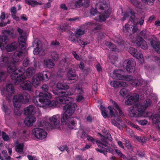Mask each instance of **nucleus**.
<instances>
[{"label":"nucleus","instance_id":"obj_2","mask_svg":"<svg viewBox=\"0 0 160 160\" xmlns=\"http://www.w3.org/2000/svg\"><path fill=\"white\" fill-rule=\"evenodd\" d=\"M27 55V52L25 50L23 51H17L13 56V62H11V59L2 55L0 57V66L1 67H7V71L8 73H13L11 75L12 82L16 84H19L23 81L25 77L23 75V68L16 69L14 62H18L22 61L24 57Z\"/></svg>","mask_w":160,"mask_h":160},{"label":"nucleus","instance_id":"obj_26","mask_svg":"<svg viewBox=\"0 0 160 160\" xmlns=\"http://www.w3.org/2000/svg\"><path fill=\"white\" fill-rule=\"evenodd\" d=\"M151 45L155 50L158 53H160V46L158 42L152 41L151 42Z\"/></svg>","mask_w":160,"mask_h":160},{"label":"nucleus","instance_id":"obj_29","mask_svg":"<svg viewBox=\"0 0 160 160\" xmlns=\"http://www.w3.org/2000/svg\"><path fill=\"white\" fill-rule=\"evenodd\" d=\"M35 70L32 67H30L28 68L26 71V74L27 76L28 77H31L32 74L35 72Z\"/></svg>","mask_w":160,"mask_h":160},{"label":"nucleus","instance_id":"obj_7","mask_svg":"<svg viewBox=\"0 0 160 160\" xmlns=\"http://www.w3.org/2000/svg\"><path fill=\"white\" fill-rule=\"evenodd\" d=\"M30 95L26 92H24L18 95H15L13 98V103L15 109V114L18 115L21 113L19 110L20 103H25L29 101Z\"/></svg>","mask_w":160,"mask_h":160},{"label":"nucleus","instance_id":"obj_32","mask_svg":"<svg viewBox=\"0 0 160 160\" xmlns=\"http://www.w3.org/2000/svg\"><path fill=\"white\" fill-rule=\"evenodd\" d=\"M27 2L28 4L33 6L38 5H41L42 4V3L41 2H38L35 0H29Z\"/></svg>","mask_w":160,"mask_h":160},{"label":"nucleus","instance_id":"obj_11","mask_svg":"<svg viewBox=\"0 0 160 160\" xmlns=\"http://www.w3.org/2000/svg\"><path fill=\"white\" fill-rule=\"evenodd\" d=\"M40 122V126L42 128L37 127L34 128L32 131V134L39 140L45 139L47 136V132L44 129V128L41 126Z\"/></svg>","mask_w":160,"mask_h":160},{"label":"nucleus","instance_id":"obj_57","mask_svg":"<svg viewBox=\"0 0 160 160\" xmlns=\"http://www.w3.org/2000/svg\"><path fill=\"white\" fill-rule=\"evenodd\" d=\"M73 55L74 56V57L77 60H79L80 57L79 56L76 54V52H75L73 51L72 52Z\"/></svg>","mask_w":160,"mask_h":160},{"label":"nucleus","instance_id":"obj_59","mask_svg":"<svg viewBox=\"0 0 160 160\" xmlns=\"http://www.w3.org/2000/svg\"><path fill=\"white\" fill-rule=\"evenodd\" d=\"M96 68L98 72H100L102 71V68L100 64H98L97 65H96Z\"/></svg>","mask_w":160,"mask_h":160},{"label":"nucleus","instance_id":"obj_50","mask_svg":"<svg viewBox=\"0 0 160 160\" xmlns=\"http://www.w3.org/2000/svg\"><path fill=\"white\" fill-rule=\"evenodd\" d=\"M127 86V84L125 82L119 81V87H126Z\"/></svg>","mask_w":160,"mask_h":160},{"label":"nucleus","instance_id":"obj_5","mask_svg":"<svg viewBox=\"0 0 160 160\" xmlns=\"http://www.w3.org/2000/svg\"><path fill=\"white\" fill-rule=\"evenodd\" d=\"M52 97L51 94L49 92L44 94L42 92L39 93L38 97H34L33 101L38 107L46 108L48 107L54 106L57 103L54 101H51L49 99Z\"/></svg>","mask_w":160,"mask_h":160},{"label":"nucleus","instance_id":"obj_49","mask_svg":"<svg viewBox=\"0 0 160 160\" xmlns=\"http://www.w3.org/2000/svg\"><path fill=\"white\" fill-rule=\"evenodd\" d=\"M29 62V60L28 58L25 59L23 62V65L25 67H27L28 64Z\"/></svg>","mask_w":160,"mask_h":160},{"label":"nucleus","instance_id":"obj_58","mask_svg":"<svg viewBox=\"0 0 160 160\" xmlns=\"http://www.w3.org/2000/svg\"><path fill=\"white\" fill-rule=\"evenodd\" d=\"M92 89H93V91L92 92V94H96L97 90V86H96L95 85L93 86L92 87Z\"/></svg>","mask_w":160,"mask_h":160},{"label":"nucleus","instance_id":"obj_21","mask_svg":"<svg viewBox=\"0 0 160 160\" xmlns=\"http://www.w3.org/2000/svg\"><path fill=\"white\" fill-rule=\"evenodd\" d=\"M132 42L133 43H136V44L138 46L140 47L143 49H146L147 48L146 42L142 38H138L136 42L132 41Z\"/></svg>","mask_w":160,"mask_h":160},{"label":"nucleus","instance_id":"obj_47","mask_svg":"<svg viewBox=\"0 0 160 160\" xmlns=\"http://www.w3.org/2000/svg\"><path fill=\"white\" fill-rule=\"evenodd\" d=\"M126 146L129 149H132V146L129 141H127L126 142Z\"/></svg>","mask_w":160,"mask_h":160},{"label":"nucleus","instance_id":"obj_37","mask_svg":"<svg viewBox=\"0 0 160 160\" xmlns=\"http://www.w3.org/2000/svg\"><path fill=\"white\" fill-rule=\"evenodd\" d=\"M113 105L114 106L117 108V110L119 112V113L120 115L121 116H122L123 114V113L122 112V111L120 109V108L119 107V106L118 105V104L116 103L114 101H111Z\"/></svg>","mask_w":160,"mask_h":160},{"label":"nucleus","instance_id":"obj_34","mask_svg":"<svg viewBox=\"0 0 160 160\" xmlns=\"http://www.w3.org/2000/svg\"><path fill=\"white\" fill-rule=\"evenodd\" d=\"M100 108L103 117L105 118H107L108 117L107 112L106 111L105 107L102 106H101Z\"/></svg>","mask_w":160,"mask_h":160},{"label":"nucleus","instance_id":"obj_63","mask_svg":"<svg viewBox=\"0 0 160 160\" xmlns=\"http://www.w3.org/2000/svg\"><path fill=\"white\" fill-rule=\"evenodd\" d=\"M79 68L81 69H82L84 68V65L83 63L82 62H81L79 66Z\"/></svg>","mask_w":160,"mask_h":160},{"label":"nucleus","instance_id":"obj_39","mask_svg":"<svg viewBox=\"0 0 160 160\" xmlns=\"http://www.w3.org/2000/svg\"><path fill=\"white\" fill-rule=\"evenodd\" d=\"M50 56L51 58L54 60H56L58 57V55L56 52H51Z\"/></svg>","mask_w":160,"mask_h":160},{"label":"nucleus","instance_id":"obj_62","mask_svg":"<svg viewBox=\"0 0 160 160\" xmlns=\"http://www.w3.org/2000/svg\"><path fill=\"white\" fill-rule=\"evenodd\" d=\"M130 28V25L127 24H126L125 25V26L124 27V29H125L127 31H128L129 28Z\"/></svg>","mask_w":160,"mask_h":160},{"label":"nucleus","instance_id":"obj_56","mask_svg":"<svg viewBox=\"0 0 160 160\" xmlns=\"http://www.w3.org/2000/svg\"><path fill=\"white\" fill-rule=\"evenodd\" d=\"M27 158L29 160H37L35 159V156H32L29 155L27 156Z\"/></svg>","mask_w":160,"mask_h":160},{"label":"nucleus","instance_id":"obj_9","mask_svg":"<svg viewBox=\"0 0 160 160\" xmlns=\"http://www.w3.org/2000/svg\"><path fill=\"white\" fill-rule=\"evenodd\" d=\"M51 75V73L48 71H43L42 73L39 72L34 75L32 79V85L35 87H37L42 80L48 81Z\"/></svg>","mask_w":160,"mask_h":160},{"label":"nucleus","instance_id":"obj_30","mask_svg":"<svg viewBox=\"0 0 160 160\" xmlns=\"http://www.w3.org/2000/svg\"><path fill=\"white\" fill-rule=\"evenodd\" d=\"M108 108L109 110L110 115L111 117H115L118 116V113L111 106H108Z\"/></svg>","mask_w":160,"mask_h":160},{"label":"nucleus","instance_id":"obj_60","mask_svg":"<svg viewBox=\"0 0 160 160\" xmlns=\"http://www.w3.org/2000/svg\"><path fill=\"white\" fill-rule=\"evenodd\" d=\"M5 18V14L4 12H2L0 16V19L2 21L4 20Z\"/></svg>","mask_w":160,"mask_h":160},{"label":"nucleus","instance_id":"obj_14","mask_svg":"<svg viewBox=\"0 0 160 160\" xmlns=\"http://www.w3.org/2000/svg\"><path fill=\"white\" fill-rule=\"evenodd\" d=\"M33 46L36 48L34 50V54H39L40 55H43L45 53V51L42 48L41 42L39 40L37 39L33 42Z\"/></svg>","mask_w":160,"mask_h":160},{"label":"nucleus","instance_id":"obj_18","mask_svg":"<svg viewBox=\"0 0 160 160\" xmlns=\"http://www.w3.org/2000/svg\"><path fill=\"white\" fill-rule=\"evenodd\" d=\"M67 77L68 79L73 80L74 82L77 80L78 78V77L76 75L75 71L71 68H69L68 71Z\"/></svg>","mask_w":160,"mask_h":160},{"label":"nucleus","instance_id":"obj_55","mask_svg":"<svg viewBox=\"0 0 160 160\" xmlns=\"http://www.w3.org/2000/svg\"><path fill=\"white\" fill-rule=\"evenodd\" d=\"M11 11L12 13V15H14L16 12V9L14 7H12L11 9Z\"/></svg>","mask_w":160,"mask_h":160},{"label":"nucleus","instance_id":"obj_36","mask_svg":"<svg viewBox=\"0 0 160 160\" xmlns=\"http://www.w3.org/2000/svg\"><path fill=\"white\" fill-rule=\"evenodd\" d=\"M75 90H77L80 93H82L83 92V91L82 90V84L81 83L77 84L76 85Z\"/></svg>","mask_w":160,"mask_h":160},{"label":"nucleus","instance_id":"obj_44","mask_svg":"<svg viewBox=\"0 0 160 160\" xmlns=\"http://www.w3.org/2000/svg\"><path fill=\"white\" fill-rule=\"evenodd\" d=\"M138 123L140 125H146L148 122V121L146 120H139L138 121Z\"/></svg>","mask_w":160,"mask_h":160},{"label":"nucleus","instance_id":"obj_20","mask_svg":"<svg viewBox=\"0 0 160 160\" xmlns=\"http://www.w3.org/2000/svg\"><path fill=\"white\" fill-rule=\"evenodd\" d=\"M36 112V109L34 106L30 105L26 108L24 109V112L26 115H34Z\"/></svg>","mask_w":160,"mask_h":160},{"label":"nucleus","instance_id":"obj_45","mask_svg":"<svg viewBox=\"0 0 160 160\" xmlns=\"http://www.w3.org/2000/svg\"><path fill=\"white\" fill-rule=\"evenodd\" d=\"M115 151L119 156L122 157L123 158H124L125 156L122 154L119 150L115 149Z\"/></svg>","mask_w":160,"mask_h":160},{"label":"nucleus","instance_id":"obj_10","mask_svg":"<svg viewBox=\"0 0 160 160\" xmlns=\"http://www.w3.org/2000/svg\"><path fill=\"white\" fill-rule=\"evenodd\" d=\"M8 41L9 40L6 36H0V48L2 50L5 49L8 52H11L18 47V43L15 42L7 45Z\"/></svg>","mask_w":160,"mask_h":160},{"label":"nucleus","instance_id":"obj_16","mask_svg":"<svg viewBox=\"0 0 160 160\" xmlns=\"http://www.w3.org/2000/svg\"><path fill=\"white\" fill-rule=\"evenodd\" d=\"M139 96L137 94H133V95L128 98L127 100L125 101L126 104L130 105L134 103H136L139 99Z\"/></svg>","mask_w":160,"mask_h":160},{"label":"nucleus","instance_id":"obj_48","mask_svg":"<svg viewBox=\"0 0 160 160\" xmlns=\"http://www.w3.org/2000/svg\"><path fill=\"white\" fill-rule=\"evenodd\" d=\"M130 1L134 5L137 7L139 5V2L137 0H130Z\"/></svg>","mask_w":160,"mask_h":160},{"label":"nucleus","instance_id":"obj_19","mask_svg":"<svg viewBox=\"0 0 160 160\" xmlns=\"http://www.w3.org/2000/svg\"><path fill=\"white\" fill-rule=\"evenodd\" d=\"M36 121V118L33 116L27 117L24 120V123L28 126H32L33 123Z\"/></svg>","mask_w":160,"mask_h":160},{"label":"nucleus","instance_id":"obj_12","mask_svg":"<svg viewBox=\"0 0 160 160\" xmlns=\"http://www.w3.org/2000/svg\"><path fill=\"white\" fill-rule=\"evenodd\" d=\"M18 31L20 34L18 40L19 42V47L23 50L26 48L25 42L27 40V34L22 30L19 28H18Z\"/></svg>","mask_w":160,"mask_h":160},{"label":"nucleus","instance_id":"obj_61","mask_svg":"<svg viewBox=\"0 0 160 160\" xmlns=\"http://www.w3.org/2000/svg\"><path fill=\"white\" fill-rule=\"evenodd\" d=\"M144 21V18H142L140 20L139 22H138L137 23V24L139 23V24L141 25L143 24V23Z\"/></svg>","mask_w":160,"mask_h":160},{"label":"nucleus","instance_id":"obj_33","mask_svg":"<svg viewBox=\"0 0 160 160\" xmlns=\"http://www.w3.org/2000/svg\"><path fill=\"white\" fill-rule=\"evenodd\" d=\"M8 76V74L5 72H0V81L4 80Z\"/></svg>","mask_w":160,"mask_h":160},{"label":"nucleus","instance_id":"obj_25","mask_svg":"<svg viewBox=\"0 0 160 160\" xmlns=\"http://www.w3.org/2000/svg\"><path fill=\"white\" fill-rule=\"evenodd\" d=\"M89 2V0H77L75 2V5L77 7H80L82 5L87 6Z\"/></svg>","mask_w":160,"mask_h":160},{"label":"nucleus","instance_id":"obj_17","mask_svg":"<svg viewBox=\"0 0 160 160\" xmlns=\"http://www.w3.org/2000/svg\"><path fill=\"white\" fill-rule=\"evenodd\" d=\"M135 62L133 59L128 60L127 61V65H126L127 70L130 72H133L134 71Z\"/></svg>","mask_w":160,"mask_h":160},{"label":"nucleus","instance_id":"obj_43","mask_svg":"<svg viewBox=\"0 0 160 160\" xmlns=\"http://www.w3.org/2000/svg\"><path fill=\"white\" fill-rule=\"evenodd\" d=\"M2 138L4 141H7L9 139V137L8 135H7L6 133L2 132Z\"/></svg>","mask_w":160,"mask_h":160},{"label":"nucleus","instance_id":"obj_27","mask_svg":"<svg viewBox=\"0 0 160 160\" xmlns=\"http://www.w3.org/2000/svg\"><path fill=\"white\" fill-rule=\"evenodd\" d=\"M160 117V114L158 113L155 114L153 116L152 119L153 123L157 124V125L160 130V121L158 122Z\"/></svg>","mask_w":160,"mask_h":160},{"label":"nucleus","instance_id":"obj_23","mask_svg":"<svg viewBox=\"0 0 160 160\" xmlns=\"http://www.w3.org/2000/svg\"><path fill=\"white\" fill-rule=\"evenodd\" d=\"M20 86L23 89L29 91L32 90V86L30 81H24L20 84Z\"/></svg>","mask_w":160,"mask_h":160},{"label":"nucleus","instance_id":"obj_46","mask_svg":"<svg viewBox=\"0 0 160 160\" xmlns=\"http://www.w3.org/2000/svg\"><path fill=\"white\" fill-rule=\"evenodd\" d=\"M78 42L79 43V44L80 45H83L84 46L85 45L88 44L89 43L88 42H84L82 40H79V41H78Z\"/></svg>","mask_w":160,"mask_h":160},{"label":"nucleus","instance_id":"obj_31","mask_svg":"<svg viewBox=\"0 0 160 160\" xmlns=\"http://www.w3.org/2000/svg\"><path fill=\"white\" fill-rule=\"evenodd\" d=\"M105 44L112 51L116 52L119 51V50L116 48V46L112 44L110 42H106Z\"/></svg>","mask_w":160,"mask_h":160},{"label":"nucleus","instance_id":"obj_6","mask_svg":"<svg viewBox=\"0 0 160 160\" xmlns=\"http://www.w3.org/2000/svg\"><path fill=\"white\" fill-rule=\"evenodd\" d=\"M123 72L119 70H115L111 76L113 78L121 80L127 81L130 82V83L133 87H136L143 82L142 79H137L131 76H124L123 75Z\"/></svg>","mask_w":160,"mask_h":160},{"label":"nucleus","instance_id":"obj_4","mask_svg":"<svg viewBox=\"0 0 160 160\" xmlns=\"http://www.w3.org/2000/svg\"><path fill=\"white\" fill-rule=\"evenodd\" d=\"M109 4L108 0H102L98 2L96 6L97 9L102 10L100 13H98V17H96V21L100 22L104 21L108 18L110 14L111 10L109 8ZM90 13L93 16L98 14L97 10L92 8L90 10Z\"/></svg>","mask_w":160,"mask_h":160},{"label":"nucleus","instance_id":"obj_41","mask_svg":"<svg viewBox=\"0 0 160 160\" xmlns=\"http://www.w3.org/2000/svg\"><path fill=\"white\" fill-rule=\"evenodd\" d=\"M127 92V91L125 88H122L120 91V93L122 96L126 95Z\"/></svg>","mask_w":160,"mask_h":160},{"label":"nucleus","instance_id":"obj_38","mask_svg":"<svg viewBox=\"0 0 160 160\" xmlns=\"http://www.w3.org/2000/svg\"><path fill=\"white\" fill-rule=\"evenodd\" d=\"M110 85L112 87L114 88H117L119 87V81H111L110 83Z\"/></svg>","mask_w":160,"mask_h":160},{"label":"nucleus","instance_id":"obj_15","mask_svg":"<svg viewBox=\"0 0 160 160\" xmlns=\"http://www.w3.org/2000/svg\"><path fill=\"white\" fill-rule=\"evenodd\" d=\"M129 52L134 57H136L139 60L141 63H142L144 62L142 54L140 52H138L137 49L132 47L130 48L129 49Z\"/></svg>","mask_w":160,"mask_h":160},{"label":"nucleus","instance_id":"obj_22","mask_svg":"<svg viewBox=\"0 0 160 160\" xmlns=\"http://www.w3.org/2000/svg\"><path fill=\"white\" fill-rule=\"evenodd\" d=\"M96 142L98 143V147L100 148H96V150L100 152L103 153L104 155H106L107 151V149L104 147L103 146H104L106 147H107V146L106 145L102 144L100 142V141L99 140L97 141Z\"/></svg>","mask_w":160,"mask_h":160},{"label":"nucleus","instance_id":"obj_51","mask_svg":"<svg viewBox=\"0 0 160 160\" xmlns=\"http://www.w3.org/2000/svg\"><path fill=\"white\" fill-rule=\"evenodd\" d=\"M59 149L60 151H63L65 150H66L68 152V148L66 146H63L60 147H59Z\"/></svg>","mask_w":160,"mask_h":160},{"label":"nucleus","instance_id":"obj_3","mask_svg":"<svg viewBox=\"0 0 160 160\" xmlns=\"http://www.w3.org/2000/svg\"><path fill=\"white\" fill-rule=\"evenodd\" d=\"M151 102L150 99H147L144 102L142 105L139 103L131 107L129 111V116L131 117H144L151 118L152 115V113L146 112L145 110L150 105Z\"/></svg>","mask_w":160,"mask_h":160},{"label":"nucleus","instance_id":"obj_52","mask_svg":"<svg viewBox=\"0 0 160 160\" xmlns=\"http://www.w3.org/2000/svg\"><path fill=\"white\" fill-rule=\"evenodd\" d=\"M136 138L139 142H145V139H143L141 137L136 136Z\"/></svg>","mask_w":160,"mask_h":160},{"label":"nucleus","instance_id":"obj_8","mask_svg":"<svg viewBox=\"0 0 160 160\" xmlns=\"http://www.w3.org/2000/svg\"><path fill=\"white\" fill-rule=\"evenodd\" d=\"M60 116L59 114L55 115L49 118V120L50 123L49 124L44 120H42L41 122L40 125L44 128H58L60 126Z\"/></svg>","mask_w":160,"mask_h":160},{"label":"nucleus","instance_id":"obj_13","mask_svg":"<svg viewBox=\"0 0 160 160\" xmlns=\"http://www.w3.org/2000/svg\"><path fill=\"white\" fill-rule=\"evenodd\" d=\"M1 94L8 98V95L10 96L14 93L15 88L12 84H7L5 88L1 89Z\"/></svg>","mask_w":160,"mask_h":160},{"label":"nucleus","instance_id":"obj_42","mask_svg":"<svg viewBox=\"0 0 160 160\" xmlns=\"http://www.w3.org/2000/svg\"><path fill=\"white\" fill-rule=\"evenodd\" d=\"M90 23L92 25H95L96 27H95V29L96 30H100L102 28L101 26L98 23H93L90 22Z\"/></svg>","mask_w":160,"mask_h":160},{"label":"nucleus","instance_id":"obj_54","mask_svg":"<svg viewBox=\"0 0 160 160\" xmlns=\"http://www.w3.org/2000/svg\"><path fill=\"white\" fill-rule=\"evenodd\" d=\"M42 89L45 92H47L48 90V88L47 85H44L42 87Z\"/></svg>","mask_w":160,"mask_h":160},{"label":"nucleus","instance_id":"obj_53","mask_svg":"<svg viewBox=\"0 0 160 160\" xmlns=\"http://www.w3.org/2000/svg\"><path fill=\"white\" fill-rule=\"evenodd\" d=\"M2 109L3 111L5 112L6 114H7V112L9 111V110L7 108V106L3 105L2 107Z\"/></svg>","mask_w":160,"mask_h":160},{"label":"nucleus","instance_id":"obj_28","mask_svg":"<svg viewBox=\"0 0 160 160\" xmlns=\"http://www.w3.org/2000/svg\"><path fill=\"white\" fill-rule=\"evenodd\" d=\"M15 143L16 144L15 148L16 151L19 152H22L24 147L23 143H19L18 141H16Z\"/></svg>","mask_w":160,"mask_h":160},{"label":"nucleus","instance_id":"obj_1","mask_svg":"<svg viewBox=\"0 0 160 160\" xmlns=\"http://www.w3.org/2000/svg\"><path fill=\"white\" fill-rule=\"evenodd\" d=\"M57 89L53 90V92L54 94L60 96L56 99L57 102L62 104L68 103L63 107V113L61 119L62 123L68 128L72 129L76 122L74 121L72 115L77 106L76 103L70 102L73 101V99L69 96L73 95L74 92L68 91L66 92H61V90L68 89L69 86L60 82L57 83Z\"/></svg>","mask_w":160,"mask_h":160},{"label":"nucleus","instance_id":"obj_35","mask_svg":"<svg viewBox=\"0 0 160 160\" xmlns=\"http://www.w3.org/2000/svg\"><path fill=\"white\" fill-rule=\"evenodd\" d=\"M85 32L84 31L82 28H78L76 31L75 34L76 36L83 35Z\"/></svg>","mask_w":160,"mask_h":160},{"label":"nucleus","instance_id":"obj_64","mask_svg":"<svg viewBox=\"0 0 160 160\" xmlns=\"http://www.w3.org/2000/svg\"><path fill=\"white\" fill-rule=\"evenodd\" d=\"M87 139L88 140L90 141H91L92 142H93V141H94V139H93V138L92 137L90 136H88Z\"/></svg>","mask_w":160,"mask_h":160},{"label":"nucleus","instance_id":"obj_40","mask_svg":"<svg viewBox=\"0 0 160 160\" xmlns=\"http://www.w3.org/2000/svg\"><path fill=\"white\" fill-rule=\"evenodd\" d=\"M84 98L82 95L79 94L77 96L76 100L77 102H80Z\"/></svg>","mask_w":160,"mask_h":160},{"label":"nucleus","instance_id":"obj_24","mask_svg":"<svg viewBox=\"0 0 160 160\" xmlns=\"http://www.w3.org/2000/svg\"><path fill=\"white\" fill-rule=\"evenodd\" d=\"M43 66L48 68H52L55 66V64L51 59L45 58L44 59L43 62Z\"/></svg>","mask_w":160,"mask_h":160}]
</instances>
